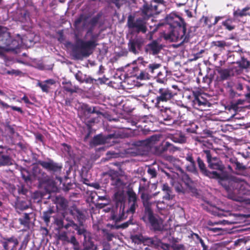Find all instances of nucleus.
I'll return each mask as SVG.
<instances>
[{
  "mask_svg": "<svg viewBox=\"0 0 250 250\" xmlns=\"http://www.w3.org/2000/svg\"><path fill=\"white\" fill-rule=\"evenodd\" d=\"M246 242V241L245 240V239H244L243 238H241V239H238L237 240H236L234 242V244L236 246H237V245L240 246L242 243L245 244Z\"/></svg>",
  "mask_w": 250,
  "mask_h": 250,
  "instance_id": "54",
  "label": "nucleus"
},
{
  "mask_svg": "<svg viewBox=\"0 0 250 250\" xmlns=\"http://www.w3.org/2000/svg\"><path fill=\"white\" fill-rule=\"evenodd\" d=\"M199 167L205 175L209 178H216L228 193V197L236 201H241L242 195H250V186L245 181L235 177L222 176L216 171L210 172L205 167L202 160L198 157Z\"/></svg>",
  "mask_w": 250,
  "mask_h": 250,
  "instance_id": "1",
  "label": "nucleus"
},
{
  "mask_svg": "<svg viewBox=\"0 0 250 250\" xmlns=\"http://www.w3.org/2000/svg\"><path fill=\"white\" fill-rule=\"evenodd\" d=\"M4 149V148L1 146H0V167L12 164L11 159L9 156L2 155Z\"/></svg>",
  "mask_w": 250,
  "mask_h": 250,
  "instance_id": "19",
  "label": "nucleus"
},
{
  "mask_svg": "<svg viewBox=\"0 0 250 250\" xmlns=\"http://www.w3.org/2000/svg\"><path fill=\"white\" fill-rule=\"evenodd\" d=\"M48 184L50 185V187L52 188V189H51L52 191H55L57 190V186L56 185V183L54 181L49 180L48 181Z\"/></svg>",
  "mask_w": 250,
  "mask_h": 250,
  "instance_id": "48",
  "label": "nucleus"
},
{
  "mask_svg": "<svg viewBox=\"0 0 250 250\" xmlns=\"http://www.w3.org/2000/svg\"><path fill=\"white\" fill-rule=\"evenodd\" d=\"M43 82L46 83L49 86L50 85H52L55 83V81L52 79L47 80L45 81H43Z\"/></svg>",
  "mask_w": 250,
  "mask_h": 250,
  "instance_id": "62",
  "label": "nucleus"
},
{
  "mask_svg": "<svg viewBox=\"0 0 250 250\" xmlns=\"http://www.w3.org/2000/svg\"><path fill=\"white\" fill-rule=\"evenodd\" d=\"M175 120L174 119H172L170 120H167L166 121H164L163 123L167 125H170L173 124L175 123Z\"/></svg>",
  "mask_w": 250,
  "mask_h": 250,
  "instance_id": "59",
  "label": "nucleus"
},
{
  "mask_svg": "<svg viewBox=\"0 0 250 250\" xmlns=\"http://www.w3.org/2000/svg\"><path fill=\"white\" fill-rule=\"evenodd\" d=\"M162 190L164 192H170L171 190L170 188L167 184H164L162 186Z\"/></svg>",
  "mask_w": 250,
  "mask_h": 250,
  "instance_id": "55",
  "label": "nucleus"
},
{
  "mask_svg": "<svg viewBox=\"0 0 250 250\" xmlns=\"http://www.w3.org/2000/svg\"><path fill=\"white\" fill-rule=\"evenodd\" d=\"M127 195L128 208L127 210V212L133 214L135 212L138 206L137 204V197L136 193L132 191H128Z\"/></svg>",
  "mask_w": 250,
  "mask_h": 250,
  "instance_id": "13",
  "label": "nucleus"
},
{
  "mask_svg": "<svg viewBox=\"0 0 250 250\" xmlns=\"http://www.w3.org/2000/svg\"><path fill=\"white\" fill-rule=\"evenodd\" d=\"M10 37L9 33L8 32L7 28L0 26V48H3L5 40H7L8 38Z\"/></svg>",
  "mask_w": 250,
  "mask_h": 250,
  "instance_id": "17",
  "label": "nucleus"
},
{
  "mask_svg": "<svg viewBox=\"0 0 250 250\" xmlns=\"http://www.w3.org/2000/svg\"><path fill=\"white\" fill-rule=\"evenodd\" d=\"M160 246L164 250H171L172 249L171 245L164 243H160Z\"/></svg>",
  "mask_w": 250,
  "mask_h": 250,
  "instance_id": "46",
  "label": "nucleus"
},
{
  "mask_svg": "<svg viewBox=\"0 0 250 250\" xmlns=\"http://www.w3.org/2000/svg\"><path fill=\"white\" fill-rule=\"evenodd\" d=\"M98 193H97L95 191H92L90 194V197H91V200L93 202H94L96 197H98Z\"/></svg>",
  "mask_w": 250,
  "mask_h": 250,
  "instance_id": "57",
  "label": "nucleus"
},
{
  "mask_svg": "<svg viewBox=\"0 0 250 250\" xmlns=\"http://www.w3.org/2000/svg\"><path fill=\"white\" fill-rule=\"evenodd\" d=\"M143 42L138 39L130 40L128 43L129 50L134 54H137L142 47Z\"/></svg>",
  "mask_w": 250,
  "mask_h": 250,
  "instance_id": "14",
  "label": "nucleus"
},
{
  "mask_svg": "<svg viewBox=\"0 0 250 250\" xmlns=\"http://www.w3.org/2000/svg\"><path fill=\"white\" fill-rule=\"evenodd\" d=\"M244 101L242 100H238L236 103L232 104L231 105V109L235 111H238V105L243 104Z\"/></svg>",
  "mask_w": 250,
  "mask_h": 250,
  "instance_id": "38",
  "label": "nucleus"
},
{
  "mask_svg": "<svg viewBox=\"0 0 250 250\" xmlns=\"http://www.w3.org/2000/svg\"><path fill=\"white\" fill-rule=\"evenodd\" d=\"M75 78L79 82L83 83L84 81V75L83 74L80 72L78 71L76 74H75Z\"/></svg>",
  "mask_w": 250,
  "mask_h": 250,
  "instance_id": "43",
  "label": "nucleus"
},
{
  "mask_svg": "<svg viewBox=\"0 0 250 250\" xmlns=\"http://www.w3.org/2000/svg\"><path fill=\"white\" fill-rule=\"evenodd\" d=\"M151 76L146 68L145 70H142L137 75V78L140 80H149Z\"/></svg>",
  "mask_w": 250,
  "mask_h": 250,
  "instance_id": "28",
  "label": "nucleus"
},
{
  "mask_svg": "<svg viewBox=\"0 0 250 250\" xmlns=\"http://www.w3.org/2000/svg\"><path fill=\"white\" fill-rule=\"evenodd\" d=\"M171 139L175 143L183 144L186 141V137L182 132H178L171 137Z\"/></svg>",
  "mask_w": 250,
  "mask_h": 250,
  "instance_id": "20",
  "label": "nucleus"
},
{
  "mask_svg": "<svg viewBox=\"0 0 250 250\" xmlns=\"http://www.w3.org/2000/svg\"><path fill=\"white\" fill-rule=\"evenodd\" d=\"M204 153L206 155L208 167L210 168L218 170L221 172L223 171L224 168V166L218 158L216 157H212L209 150H204Z\"/></svg>",
  "mask_w": 250,
  "mask_h": 250,
  "instance_id": "9",
  "label": "nucleus"
},
{
  "mask_svg": "<svg viewBox=\"0 0 250 250\" xmlns=\"http://www.w3.org/2000/svg\"><path fill=\"white\" fill-rule=\"evenodd\" d=\"M166 21L172 29L167 39L172 42H180L181 43L188 42L189 34L187 33L186 24L180 16L171 13L167 16Z\"/></svg>",
  "mask_w": 250,
  "mask_h": 250,
  "instance_id": "2",
  "label": "nucleus"
},
{
  "mask_svg": "<svg viewBox=\"0 0 250 250\" xmlns=\"http://www.w3.org/2000/svg\"><path fill=\"white\" fill-rule=\"evenodd\" d=\"M83 109L85 112H87L88 114L91 113H96L97 114H100L101 112L98 110H97L96 107L95 106H89L87 104H83L82 106Z\"/></svg>",
  "mask_w": 250,
  "mask_h": 250,
  "instance_id": "26",
  "label": "nucleus"
},
{
  "mask_svg": "<svg viewBox=\"0 0 250 250\" xmlns=\"http://www.w3.org/2000/svg\"><path fill=\"white\" fill-rule=\"evenodd\" d=\"M99 19V17L98 16H95L92 18L90 21V23L92 26H94L98 21Z\"/></svg>",
  "mask_w": 250,
  "mask_h": 250,
  "instance_id": "49",
  "label": "nucleus"
},
{
  "mask_svg": "<svg viewBox=\"0 0 250 250\" xmlns=\"http://www.w3.org/2000/svg\"><path fill=\"white\" fill-rule=\"evenodd\" d=\"M112 184L114 185L117 187H120L123 185V182L120 179L117 178L113 180Z\"/></svg>",
  "mask_w": 250,
  "mask_h": 250,
  "instance_id": "50",
  "label": "nucleus"
},
{
  "mask_svg": "<svg viewBox=\"0 0 250 250\" xmlns=\"http://www.w3.org/2000/svg\"><path fill=\"white\" fill-rule=\"evenodd\" d=\"M212 44L215 46L221 48H224L225 46H229L230 45L229 43L226 42L224 41H214L212 42Z\"/></svg>",
  "mask_w": 250,
  "mask_h": 250,
  "instance_id": "33",
  "label": "nucleus"
},
{
  "mask_svg": "<svg viewBox=\"0 0 250 250\" xmlns=\"http://www.w3.org/2000/svg\"><path fill=\"white\" fill-rule=\"evenodd\" d=\"M186 159L190 163L194 162V161L190 154H188L186 157Z\"/></svg>",
  "mask_w": 250,
  "mask_h": 250,
  "instance_id": "61",
  "label": "nucleus"
},
{
  "mask_svg": "<svg viewBox=\"0 0 250 250\" xmlns=\"http://www.w3.org/2000/svg\"><path fill=\"white\" fill-rule=\"evenodd\" d=\"M139 192L141 194L143 205L145 208V214L143 219L145 222H148L155 230H161L164 229L163 221L162 219L154 215L150 208L151 203L149 200L151 196L147 192L145 187L141 185L139 188Z\"/></svg>",
  "mask_w": 250,
  "mask_h": 250,
  "instance_id": "4",
  "label": "nucleus"
},
{
  "mask_svg": "<svg viewBox=\"0 0 250 250\" xmlns=\"http://www.w3.org/2000/svg\"><path fill=\"white\" fill-rule=\"evenodd\" d=\"M235 164L236 166V168H237L238 169L244 170L246 168V167L245 166H244L242 164L237 161L235 163Z\"/></svg>",
  "mask_w": 250,
  "mask_h": 250,
  "instance_id": "53",
  "label": "nucleus"
},
{
  "mask_svg": "<svg viewBox=\"0 0 250 250\" xmlns=\"http://www.w3.org/2000/svg\"><path fill=\"white\" fill-rule=\"evenodd\" d=\"M250 16V7L246 6L243 9H237L233 12V16L235 19H238Z\"/></svg>",
  "mask_w": 250,
  "mask_h": 250,
  "instance_id": "16",
  "label": "nucleus"
},
{
  "mask_svg": "<svg viewBox=\"0 0 250 250\" xmlns=\"http://www.w3.org/2000/svg\"><path fill=\"white\" fill-rule=\"evenodd\" d=\"M0 107L3 108H8L10 107V105H9L6 103L3 102L0 99Z\"/></svg>",
  "mask_w": 250,
  "mask_h": 250,
  "instance_id": "60",
  "label": "nucleus"
},
{
  "mask_svg": "<svg viewBox=\"0 0 250 250\" xmlns=\"http://www.w3.org/2000/svg\"><path fill=\"white\" fill-rule=\"evenodd\" d=\"M142 17L143 18H139L134 20L131 16H129L127 20L128 28L137 33L142 32L145 33L147 30L146 20L148 17L146 16Z\"/></svg>",
  "mask_w": 250,
  "mask_h": 250,
  "instance_id": "5",
  "label": "nucleus"
},
{
  "mask_svg": "<svg viewBox=\"0 0 250 250\" xmlns=\"http://www.w3.org/2000/svg\"><path fill=\"white\" fill-rule=\"evenodd\" d=\"M156 92L158 95L156 98L155 106L157 107L161 106V102H166L170 100L173 97L171 91L167 88H160L156 90Z\"/></svg>",
  "mask_w": 250,
  "mask_h": 250,
  "instance_id": "7",
  "label": "nucleus"
},
{
  "mask_svg": "<svg viewBox=\"0 0 250 250\" xmlns=\"http://www.w3.org/2000/svg\"><path fill=\"white\" fill-rule=\"evenodd\" d=\"M81 23L83 24V28H84L86 24V18L85 16L83 15H81L76 20L74 24L76 28L79 29L80 27Z\"/></svg>",
  "mask_w": 250,
  "mask_h": 250,
  "instance_id": "27",
  "label": "nucleus"
},
{
  "mask_svg": "<svg viewBox=\"0 0 250 250\" xmlns=\"http://www.w3.org/2000/svg\"><path fill=\"white\" fill-rule=\"evenodd\" d=\"M56 203L57 207H58V205H59L60 208L62 209H64L66 208L67 202L66 200L63 197H57L56 199Z\"/></svg>",
  "mask_w": 250,
  "mask_h": 250,
  "instance_id": "29",
  "label": "nucleus"
},
{
  "mask_svg": "<svg viewBox=\"0 0 250 250\" xmlns=\"http://www.w3.org/2000/svg\"><path fill=\"white\" fill-rule=\"evenodd\" d=\"M7 242L9 244L12 243L14 244V247L16 246L18 244V241L17 239L14 238H10L7 239Z\"/></svg>",
  "mask_w": 250,
  "mask_h": 250,
  "instance_id": "51",
  "label": "nucleus"
},
{
  "mask_svg": "<svg viewBox=\"0 0 250 250\" xmlns=\"http://www.w3.org/2000/svg\"><path fill=\"white\" fill-rule=\"evenodd\" d=\"M153 243L154 242L152 238L144 237L143 243L144 245L150 246L153 244Z\"/></svg>",
  "mask_w": 250,
  "mask_h": 250,
  "instance_id": "42",
  "label": "nucleus"
},
{
  "mask_svg": "<svg viewBox=\"0 0 250 250\" xmlns=\"http://www.w3.org/2000/svg\"><path fill=\"white\" fill-rule=\"evenodd\" d=\"M58 238L64 243L67 242L69 241V238L67 235L66 232H62L59 234Z\"/></svg>",
  "mask_w": 250,
  "mask_h": 250,
  "instance_id": "37",
  "label": "nucleus"
},
{
  "mask_svg": "<svg viewBox=\"0 0 250 250\" xmlns=\"http://www.w3.org/2000/svg\"><path fill=\"white\" fill-rule=\"evenodd\" d=\"M38 163L45 169L56 174H60L62 168V164L55 163L51 159L46 161H40Z\"/></svg>",
  "mask_w": 250,
  "mask_h": 250,
  "instance_id": "8",
  "label": "nucleus"
},
{
  "mask_svg": "<svg viewBox=\"0 0 250 250\" xmlns=\"http://www.w3.org/2000/svg\"><path fill=\"white\" fill-rule=\"evenodd\" d=\"M193 99L192 100V106L201 110H205V108L210 106V103L201 94L193 93Z\"/></svg>",
  "mask_w": 250,
  "mask_h": 250,
  "instance_id": "11",
  "label": "nucleus"
},
{
  "mask_svg": "<svg viewBox=\"0 0 250 250\" xmlns=\"http://www.w3.org/2000/svg\"><path fill=\"white\" fill-rule=\"evenodd\" d=\"M78 242V241L76 240L75 236H73L71 237L70 239H69V241H68L67 243H70L73 245L75 244H77Z\"/></svg>",
  "mask_w": 250,
  "mask_h": 250,
  "instance_id": "58",
  "label": "nucleus"
},
{
  "mask_svg": "<svg viewBox=\"0 0 250 250\" xmlns=\"http://www.w3.org/2000/svg\"><path fill=\"white\" fill-rule=\"evenodd\" d=\"M220 74L221 78L223 80H226L229 76V72L226 69L220 71Z\"/></svg>",
  "mask_w": 250,
  "mask_h": 250,
  "instance_id": "40",
  "label": "nucleus"
},
{
  "mask_svg": "<svg viewBox=\"0 0 250 250\" xmlns=\"http://www.w3.org/2000/svg\"><path fill=\"white\" fill-rule=\"evenodd\" d=\"M73 246L74 250H83V249L80 248L79 242L75 244Z\"/></svg>",
  "mask_w": 250,
  "mask_h": 250,
  "instance_id": "63",
  "label": "nucleus"
},
{
  "mask_svg": "<svg viewBox=\"0 0 250 250\" xmlns=\"http://www.w3.org/2000/svg\"><path fill=\"white\" fill-rule=\"evenodd\" d=\"M83 246V250H97V247L91 241V237L89 238L84 239Z\"/></svg>",
  "mask_w": 250,
  "mask_h": 250,
  "instance_id": "21",
  "label": "nucleus"
},
{
  "mask_svg": "<svg viewBox=\"0 0 250 250\" xmlns=\"http://www.w3.org/2000/svg\"><path fill=\"white\" fill-rule=\"evenodd\" d=\"M161 66V64L160 63L154 62L148 64L146 68L151 77H152L157 73L158 69Z\"/></svg>",
  "mask_w": 250,
  "mask_h": 250,
  "instance_id": "18",
  "label": "nucleus"
},
{
  "mask_svg": "<svg viewBox=\"0 0 250 250\" xmlns=\"http://www.w3.org/2000/svg\"><path fill=\"white\" fill-rule=\"evenodd\" d=\"M37 85L40 86L42 91L44 92H48L50 88V86L47 84L43 82H38Z\"/></svg>",
  "mask_w": 250,
  "mask_h": 250,
  "instance_id": "36",
  "label": "nucleus"
},
{
  "mask_svg": "<svg viewBox=\"0 0 250 250\" xmlns=\"http://www.w3.org/2000/svg\"><path fill=\"white\" fill-rule=\"evenodd\" d=\"M161 114L164 121L174 119L173 118V113L168 108H166L164 111L162 110Z\"/></svg>",
  "mask_w": 250,
  "mask_h": 250,
  "instance_id": "24",
  "label": "nucleus"
},
{
  "mask_svg": "<svg viewBox=\"0 0 250 250\" xmlns=\"http://www.w3.org/2000/svg\"><path fill=\"white\" fill-rule=\"evenodd\" d=\"M163 0H153L150 5H144L142 11V16L149 18L160 12L159 7L163 6Z\"/></svg>",
  "mask_w": 250,
  "mask_h": 250,
  "instance_id": "6",
  "label": "nucleus"
},
{
  "mask_svg": "<svg viewBox=\"0 0 250 250\" xmlns=\"http://www.w3.org/2000/svg\"><path fill=\"white\" fill-rule=\"evenodd\" d=\"M147 172L151 176V178L155 177L157 175L156 171L153 168H148Z\"/></svg>",
  "mask_w": 250,
  "mask_h": 250,
  "instance_id": "47",
  "label": "nucleus"
},
{
  "mask_svg": "<svg viewBox=\"0 0 250 250\" xmlns=\"http://www.w3.org/2000/svg\"><path fill=\"white\" fill-rule=\"evenodd\" d=\"M115 135L110 134L107 136L98 135L95 136L92 141V143L94 146L107 144L111 146L115 143Z\"/></svg>",
  "mask_w": 250,
  "mask_h": 250,
  "instance_id": "10",
  "label": "nucleus"
},
{
  "mask_svg": "<svg viewBox=\"0 0 250 250\" xmlns=\"http://www.w3.org/2000/svg\"><path fill=\"white\" fill-rule=\"evenodd\" d=\"M161 49V46L155 41L148 44L146 48V51L152 55L157 54Z\"/></svg>",
  "mask_w": 250,
  "mask_h": 250,
  "instance_id": "15",
  "label": "nucleus"
},
{
  "mask_svg": "<svg viewBox=\"0 0 250 250\" xmlns=\"http://www.w3.org/2000/svg\"><path fill=\"white\" fill-rule=\"evenodd\" d=\"M138 61L139 63L142 64L144 66H146V64L147 63L146 62L144 61L143 58H138Z\"/></svg>",
  "mask_w": 250,
  "mask_h": 250,
  "instance_id": "64",
  "label": "nucleus"
},
{
  "mask_svg": "<svg viewBox=\"0 0 250 250\" xmlns=\"http://www.w3.org/2000/svg\"><path fill=\"white\" fill-rule=\"evenodd\" d=\"M181 179L187 185H189L191 183V180L189 176L181 169Z\"/></svg>",
  "mask_w": 250,
  "mask_h": 250,
  "instance_id": "35",
  "label": "nucleus"
},
{
  "mask_svg": "<svg viewBox=\"0 0 250 250\" xmlns=\"http://www.w3.org/2000/svg\"><path fill=\"white\" fill-rule=\"evenodd\" d=\"M167 142H164L158 146H155V153L158 155H161L167 151Z\"/></svg>",
  "mask_w": 250,
  "mask_h": 250,
  "instance_id": "22",
  "label": "nucleus"
},
{
  "mask_svg": "<svg viewBox=\"0 0 250 250\" xmlns=\"http://www.w3.org/2000/svg\"><path fill=\"white\" fill-rule=\"evenodd\" d=\"M160 136L153 135L145 140L137 142L135 145L141 147L144 151H148L159 140Z\"/></svg>",
  "mask_w": 250,
  "mask_h": 250,
  "instance_id": "12",
  "label": "nucleus"
},
{
  "mask_svg": "<svg viewBox=\"0 0 250 250\" xmlns=\"http://www.w3.org/2000/svg\"><path fill=\"white\" fill-rule=\"evenodd\" d=\"M167 151L170 153H172L178 150V148L177 147L167 142Z\"/></svg>",
  "mask_w": 250,
  "mask_h": 250,
  "instance_id": "39",
  "label": "nucleus"
},
{
  "mask_svg": "<svg viewBox=\"0 0 250 250\" xmlns=\"http://www.w3.org/2000/svg\"><path fill=\"white\" fill-rule=\"evenodd\" d=\"M187 169L189 171L193 173H196V168L195 162L190 163V164L187 167Z\"/></svg>",
  "mask_w": 250,
  "mask_h": 250,
  "instance_id": "41",
  "label": "nucleus"
},
{
  "mask_svg": "<svg viewBox=\"0 0 250 250\" xmlns=\"http://www.w3.org/2000/svg\"><path fill=\"white\" fill-rule=\"evenodd\" d=\"M115 200L117 203L125 202V196L124 191H119L115 193Z\"/></svg>",
  "mask_w": 250,
  "mask_h": 250,
  "instance_id": "25",
  "label": "nucleus"
},
{
  "mask_svg": "<svg viewBox=\"0 0 250 250\" xmlns=\"http://www.w3.org/2000/svg\"><path fill=\"white\" fill-rule=\"evenodd\" d=\"M165 195L164 196L163 198L166 200H169L170 199L172 198V192L170 191V192H165Z\"/></svg>",
  "mask_w": 250,
  "mask_h": 250,
  "instance_id": "52",
  "label": "nucleus"
},
{
  "mask_svg": "<svg viewBox=\"0 0 250 250\" xmlns=\"http://www.w3.org/2000/svg\"><path fill=\"white\" fill-rule=\"evenodd\" d=\"M173 250H185V247L182 244H173L171 245Z\"/></svg>",
  "mask_w": 250,
  "mask_h": 250,
  "instance_id": "45",
  "label": "nucleus"
},
{
  "mask_svg": "<svg viewBox=\"0 0 250 250\" xmlns=\"http://www.w3.org/2000/svg\"><path fill=\"white\" fill-rule=\"evenodd\" d=\"M103 192L104 193V195H98L97 199L95 200V201H99L100 200H106L108 202V199L106 195V193L104 190H102ZM108 204V202L104 204H100L99 207L101 208H103L105 207L106 205Z\"/></svg>",
  "mask_w": 250,
  "mask_h": 250,
  "instance_id": "31",
  "label": "nucleus"
},
{
  "mask_svg": "<svg viewBox=\"0 0 250 250\" xmlns=\"http://www.w3.org/2000/svg\"><path fill=\"white\" fill-rule=\"evenodd\" d=\"M19 220L21 224L23 225L24 227H28L30 221L29 214L25 213L23 218H20Z\"/></svg>",
  "mask_w": 250,
  "mask_h": 250,
  "instance_id": "32",
  "label": "nucleus"
},
{
  "mask_svg": "<svg viewBox=\"0 0 250 250\" xmlns=\"http://www.w3.org/2000/svg\"><path fill=\"white\" fill-rule=\"evenodd\" d=\"M200 243L201 244L202 247H203V250H208V247L206 244H205L204 240L201 238L199 239L198 240Z\"/></svg>",
  "mask_w": 250,
  "mask_h": 250,
  "instance_id": "56",
  "label": "nucleus"
},
{
  "mask_svg": "<svg viewBox=\"0 0 250 250\" xmlns=\"http://www.w3.org/2000/svg\"><path fill=\"white\" fill-rule=\"evenodd\" d=\"M77 233L79 235H83L84 237V239L89 238L91 237L90 232L83 228L79 227L78 229H77Z\"/></svg>",
  "mask_w": 250,
  "mask_h": 250,
  "instance_id": "30",
  "label": "nucleus"
},
{
  "mask_svg": "<svg viewBox=\"0 0 250 250\" xmlns=\"http://www.w3.org/2000/svg\"><path fill=\"white\" fill-rule=\"evenodd\" d=\"M144 237L142 235H134L131 236V239L135 244H141L143 243Z\"/></svg>",
  "mask_w": 250,
  "mask_h": 250,
  "instance_id": "34",
  "label": "nucleus"
},
{
  "mask_svg": "<svg viewBox=\"0 0 250 250\" xmlns=\"http://www.w3.org/2000/svg\"><path fill=\"white\" fill-rule=\"evenodd\" d=\"M53 213L54 211L51 208H49L47 210L43 212L42 218L46 225H48L50 223V218Z\"/></svg>",
  "mask_w": 250,
  "mask_h": 250,
  "instance_id": "23",
  "label": "nucleus"
},
{
  "mask_svg": "<svg viewBox=\"0 0 250 250\" xmlns=\"http://www.w3.org/2000/svg\"><path fill=\"white\" fill-rule=\"evenodd\" d=\"M222 24L224 26L226 27L227 29L229 31H231L234 29V26L230 24V21L229 20L223 21Z\"/></svg>",
  "mask_w": 250,
  "mask_h": 250,
  "instance_id": "44",
  "label": "nucleus"
},
{
  "mask_svg": "<svg viewBox=\"0 0 250 250\" xmlns=\"http://www.w3.org/2000/svg\"><path fill=\"white\" fill-rule=\"evenodd\" d=\"M99 34H95L90 28L84 36V39H78L73 50L74 57L78 59L89 56L98 45Z\"/></svg>",
  "mask_w": 250,
  "mask_h": 250,
  "instance_id": "3",
  "label": "nucleus"
}]
</instances>
